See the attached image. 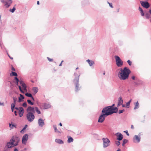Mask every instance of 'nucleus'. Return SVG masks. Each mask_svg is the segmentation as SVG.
I'll return each instance as SVG.
<instances>
[{
    "instance_id": "5",
    "label": "nucleus",
    "mask_w": 151,
    "mask_h": 151,
    "mask_svg": "<svg viewBox=\"0 0 151 151\" xmlns=\"http://www.w3.org/2000/svg\"><path fill=\"white\" fill-rule=\"evenodd\" d=\"M78 77L75 78L73 80V82L75 86V91H78L80 89V87L79 86V76H78Z\"/></svg>"
},
{
    "instance_id": "30",
    "label": "nucleus",
    "mask_w": 151,
    "mask_h": 151,
    "mask_svg": "<svg viewBox=\"0 0 151 151\" xmlns=\"http://www.w3.org/2000/svg\"><path fill=\"white\" fill-rule=\"evenodd\" d=\"M13 100L14 102L13 103H12L11 104H14V105H15L16 102L17 100V98L16 97H13Z\"/></svg>"
},
{
    "instance_id": "44",
    "label": "nucleus",
    "mask_w": 151,
    "mask_h": 151,
    "mask_svg": "<svg viewBox=\"0 0 151 151\" xmlns=\"http://www.w3.org/2000/svg\"><path fill=\"white\" fill-rule=\"evenodd\" d=\"M124 111V109L119 110V111L118 113L119 114H120L121 113H122Z\"/></svg>"
},
{
    "instance_id": "4",
    "label": "nucleus",
    "mask_w": 151,
    "mask_h": 151,
    "mask_svg": "<svg viewBox=\"0 0 151 151\" xmlns=\"http://www.w3.org/2000/svg\"><path fill=\"white\" fill-rule=\"evenodd\" d=\"M114 58L116 65L118 67H121L123 65V62L120 57L118 55H115Z\"/></svg>"
},
{
    "instance_id": "62",
    "label": "nucleus",
    "mask_w": 151,
    "mask_h": 151,
    "mask_svg": "<svg viewBox=\"0 0 151 151\" xmlns=\"http://www.w3.org/2000/svg\"><path fill=\"white\" fill-rule=\"evenodd\" d=\"M18 82H16V83H15L16 84L17 86H18Z\"/></svg>"
},
{
    "instance_id": "55",
    "label": "nucleus",
    "mask_w": 151,
    "mask_h": 151,
    "mask_svg": "<svg viewBox=\"0 0 151 151\" xmlns=\"http://www.w3.org/2000/svg\"><path fill=\"white\" fill-rule=\"evenodd\" d=\"M20 107H19V108L17 107H15V109H16V110H18V111L19 109H20Z\"/></svg>"
},
{
    "instance_id": "51",
    "label": "nucleus",
    "mask_w": 151,
    "mask_h": 151,
    "mask_svg": "<svg viewBox=\"0 0 151 151\" xmlns=\"http://www.w3.org/2000/svg\"><path fill=\"white\" fill-rule=\"evenodd\" d=\"M124 132H125L126 133L127 135V136H129V133H128V131H124Z\"/></svg>"
},
{
    "instance_id": "41",
    "label": "nucleus",
    "mask_w": 151,
    "mask_h": 151,
    "mask_svg": "<svg viewBox=\"0 0 151 151\" xmlns=\"http://www.w3.org/2000/svg\"><path fill=\"white\" fill-rule=\"evenodd\" d=\"M22 106L24 107H27V104L26 102H25L22 105Z\"/></svg>"
},
{
    "instance_id": "45",
    "label": "nucleus",
    "mask_w": 151,
    "mask_h": 151,
    "mask_svg": "<svg viewBox=\"0 0 151 151\" xmlns=\"http://www.w3.org/2000/svg\"><path fill=\"white\" fill-rule=\"evenodd\" d=\"M19 89L20 90V91L22 92V93H24V92L23 91V90H22V88H21V87L19 86Z\"/></svg>"
},
{
    "instance_id": "7",
    "label": "nucleus",
    "mask_w": 151,
    "mask_h": 151,
    "mask_svg": "<svg viewBox=\"0 0 151 151\" xmlns=\"http://www.w3.org/2000/svg\"><path fill=\"white\" fill-rule=\"evenodd\" d=\"M103 141V146L104 148H106L110 145V141L107 138H103L102 139Z\"/></svg>"
},
{
    "instance_id": "15",
    "label": "nucleus",
    "mask_w": 151,
    "mask_h": 151,
    "mask_svg": "<svg viewBox=\"0 0 151 151\" xmlns=\"http://www.w3.org/2000/svg\"><path fill=\"white\" fill-rule=\"evenodd\" d=\"M24 110L22 107H20L19 109L18 110L19 116L20 117H22L24 114Z\"/></svg>"
},
{
    "instance_id": "9",
    "label": "nucleus",
    "mask_w": 151,
    "mask_h": 151,
    "mask_svg": "<svg viewBox=\"0 0 151 151\" xmlns=\"http://www.w3.org/2000/svg\"><path fill=\"white\" fill-rule=\"evenodd\" d=\"M28 135L27 134H25L23 136L22 140V142L23 144L25 145L27 141L28 140Z\"/></svg>"
},
{
    "instance_id": "36",
    "label": "nucleus",
    "mask_w": 151,
    "mask_h": 151,
    "mask_svg": "<svg viewBox=\"0 0 151 151\" xmlns=\"http://www.w3.org/2000/svg\"><path fill=\"white\" fill-rule=\"evenodd\" d=\"M27 102L28 103L31 105H34V103L31 101L30 100H27Z\"/></svg>"
},
{
    "instance_id": "57",
    "label": "nucleus",
    "mask_w": 151,
    "mask_h": 151,
    "mask_svg": "<svg viewBox=\"0 0 151 151\" xmlns=\"http://www.w3.org/2000/svg\"><path fill=\"white\" fill-rule=\"evenodd\" d=\"M135 77L134 76H132V78L133 80H134L135 79Z\"/></svg>"
},
{
    "instance_id": "42",
    "label": "nucleus",
    "mask_w": 151,
    "mask_h": 151,
    "mask_svg": "<svg viewBox=\"0 0 151 151\" xmlns=\"http://www.w3.org/2000/svg\"><path fill=\"white\" fill-rule=\"evenodd\" d=\"M9 127L10 128H12L14 127H16V125H15L14 124H9Z\"/></svg>"
},
{
    "instance_id": "63",
    "label": "nucleus",
    "mask_w": 151,
    "mask_h": 151,
    "mask_svg": "<svg viewBox=\"0 0 151 151\" xmlns=\"http://www.w3.org/2000/svg\"><path fill=\"white\" fill-rule=\"evenodd\" d=\"M122 107H125V105H124V104H122Z\"/></svg>"
},
{
    "instance_id": "43",
    "label": "nucleus",
    "mask_w": 151,
    "mask_h": 151,
    "mask_svg": "<svg viewBox=\"0 0 151 151\" xmlns=\"http://www.w3.org/2000/svg\"><path fill=\"white\" fill-rule=\"evenodd\" d=\"M127 62L129 65L131 66L132 65V62L129 60H128Z\"/></svg>"
},
{
    "instance_id": "47",
    "label": "nucleus",
    "mask_w": 151,
    "mask_h": 151,
    "mask_svg": "<svg viewBox=\"0 0 151 151\" xmlns=\"http://www.w3.org/2000/svg\"><path fill=\"white\" fill-rule=\"evenodd\" d=\"M47 58L48 60L50 62H52L53 61V59H52L48 57H47Z\"/></svg>"
},
{
    "instance_id": "35",
    "label": "nucleus",
    "mask_w": 151,
    "mask_h": 151,
    "mask_svg": "<svg viewBox=\"0 0 151 151\" xmlns=\"http://www.w3.org/2000/svg\"><path fill=\"white\" fill-rule=\"evenodd\" d=\"M127 141L128 140L127 139H123V141L122 143V146H124V145L127 142Z\"/></svg>"
},
{
    "instance_id": "33",
    "label": "nucleus",
    "mask_w": 151,
    "mask_h": 151,
    "mask_svg": "<svg viewBox=\"0 0 151 151\" xmlns=\"http://www.w3.org/2000/svg\"><path fill=\"white\" fill-rule=\"evenodd\" d=\"M132 101V99L130 100L126 104V106L127 108L129 107V106L130 102Z\"/></svg>"
},
{
    "instance_id": "46",
    "label": "nucleus",
    "mask_w": 151,
    "mask_h": 151,
    "mask_svg": "<svg viewBox=\"0 0 151 151\" xmlns=\"http://www.w3.org/2000/svg\"><path fill=\"white\" fill-rule=\"evenodd\" d=\"M108 4H109L111 8H113V6H112V4L111 3H109V2H108Z\"/></svg>"
},
{
    "instance_id": "29",
    "label": "nucleus",
    "mask_w": 151,
    "mask_h": 151,
    "mask_svg": "<svg viewBox=\"0 0 151 151\" xmlns=\"http://www.w3.org/2000/svg\"><path fill=\"white\" fill-rule=\"evenodd\" d=\"M10 76H17V74L16 72L12 71V73L10 74Z\"/></svg>"
},
{
    "instance_id": "54",
    "label": "nucleus",
    "mask_w": 151,
    "mask_h": 151,
    "mask_svg": "<svg viewBox=\"0 0 151 151\" xmlns=\"http://www.w3.org/2000/svg\"><path fill=\"white\" fill-rule=\"evenodd\" d=\"M21 86H22V87L23 88L24 87H25V86H26V85H25V84L24 83V84H22V85H21Z\"/></svg>"
},
{
    "instance_id": "18",
    "label": "nucleus",
    "mask_w": 151,
    "mask_h": 151,
    "mask_svg": "<svg viewBox=\"0 0 151 151\" xmlns=\"http://www.w3.org/2000/svg\"><path fill=\"white\" fill-rule=\"evenodd\" d=\"M39 125L40 127H43L45 124L43 120L41 118H40L38 120Z\"/></svg>"
},
{
    "instance_id": "26",
    "label": "nucleus",
    "mask_w": 151,
    "mask_h": 151,
    "mask_svg": "<svg viewBox=\"0 0 151 151\" xmlns=\"http://www.w3.org/2000/svg\"><path fill=\"white\" fill-rule=\"evenodd\" d=\"M142 83V81L140 80H138L137 82H134V85H139L140 84H141Z\"/></svg>"
},
{
    "instance_id": "61",
    "label": "nucleus",
    "mask_w": 151,
    "mask_h": 151,
    "mask_svg": "<svg viewBox=\"0 0 151 151\" xmlns=\"http://www.w3.org/2000/svg\"><path fill=\"white\" fill-rule=\"evenodd\" d=\"M14 151H19V150L17 148H15L14 150Z\"/></svg>"
},
{
    "instance_id": "60",
    "label": "nucleus",
    "mask_w": 151,
    "mask_h": 151,
    "mask_svg": "<svg viewBox=\"0 0 151 151\" xmlns=\"http://www.w3.org/2000/svg\"><path fill=\"white\" fill-rule=\"evenodd\" d=\"M31 98H32V101H35L34 99V98L32 96V97H31Z\"/></svg>"
},
{
    "instance_id": "38",
    "label": "nucleus",
    "mask_w": 151,
    "mask_h": 151,
    "mask_svg": "<svg viewBox=\"0 0 151 151\" xmlns=\"http://www.w3.org/2000/svg\"><path fill=\"white\" fill-rule=\"evenodd\" d=\"M15 105L14 104H11V109L12 110V111L13 112L14 111V109L15 107Z\"/></svg>"
},
{
    "instance_id": "25",
    "label": "nucleus",
    "mask_w": 151,
    "mask_h": 151,
    "mask_svg": "<svg viewBox=\"0 0 151 151\" xmlns=\"http://www.w3.org/2000/svg\"><path fill=\"white\" fill-rule=\"evenodd\" d=\"M139 10L140 12L141 15L142 16H144L145 15V13L143 12L142 9L140 7L139 8Z\"/></svg>"
},
{
    "instance_id": "24",
    "label": "nucleus",
    "mask_w": 151,
    "mask_h": 151,
    "mask_svg": "<svg viewBox=\"0 0 151 151\" xmlns=\"http://www.w3.org/2000/svg\"><path fill=\"white\" fill-rule=\"evenodd\" d=\"M55 141L58 144H63V142L62 140L59 139H56Z\"/></svg>"
},
{
    "instance_id": "37",
    "label": "nucleus",
    "mask_w": 151,
    "mask_h": 151,
    "mask_svg": "<svg viewBox=\"0 0 151 151\" xmlns=\"http://www.w3.org/2000/svg\"><path fill=\"white\" fill-rule=\"evenodd\" d=\"M27 125H25L24 127L23 128V129L20 132L22 133L23 132H24V130L26 129L27 128Z\"/></svg>"
},
{
    "instance_id": "27",
    "label": "nucleus",
    "mask_w": 151,
    "mask_h": 151,
    "mask_svg": "<svg viewBox=\"0 0 151 151\" xmlns=\"http://www.w3.org/2000/svg\"><path fill=\"white\" fill-rule=\"evenodd\" d=\"M53 128L54 129V130H55V132H58V133H60L61 132H60L58 131L57 129V127H56V125H53Z\"/></svg>"
},
{
    "instance_id": "48",
    "label": "nucleus",
    "mask_w": 151,
    "mask_h": 151,
    "mask_svg": "<svg viewBox=\"0 0 151 151\" xmlns=\"http://www.w3.org/2000/svg\"><path fill=\"white\" fill-rule=\"evenodd\" d=\"M14 80H16V82H19V80L17 77H15L14 78Z\"/></svg>"
},
{
    "instance_id": "23",
    "label": "nucleus",
    "mask_w": 151,
    "mask_h": 151,
    "mask_svg": "<svg viewBox=\"0 0 151 151\" xmlns=\"http://www.w3.org/2000/svg\"><path fill=\"white\" fill-rule=\"evenodd\" d=\"M44 107L45 109H47L50 107V105L48 104L44 103Z\"/></svg>"
},
{
    "instance_id": "32",
    "label": "nucleus",
    "mask_w": 151,
    "mask_h": 151,
    "mask_svg": "<svg viewBox=\"0 0 151 151\" xmlns=\"http://www.w3.org/2000/svg\"><path fill=\"white\" fill-rule=\"evenodd\" d=\"M73 138L71 137H70L68 139V143H70V142H72L73 141Z\"/></svg>"
},
{
    "instance_id": "22",
    "label": "nucleus",
    "mask_w": 151,
    "mask_h": 151,
    "mask_svg": "<svg viewBox=\"0 0 151 151\" xmlns=\"http://www.w3.org/2000/svg\"><path fill=\"white\" fill-rule=\"evenodd\" d=\"M86 61L88 62L90 66H92L94 64V61L88 59Z\"/></svg>"
},
{
    "instance_id": "53",
    "label": "nucleus",
    "mask_w": 151,
    "mask_h": 151,
    "mask_svg": "<svg viewBox=\"0 0 151 151\" xmlns=\"http://www.w3.org/2000/svg\"><path fill=\"white\" fill-rule=\"evenodd\" d=\"M12 70L13 71H15V69L14 68L13 66H12Z\"/></svg>"
},
{
    "instance_id": "59",
    "label": "nucleus",
    "mask_w": 151,
    "mask_h": 151,
    "mask_svg": "<svg viewBox=\"0 0 151 151\" xmlns=\"http://www.w3.org/2000/svg\"><path fill=\"white\" fill-rule=\"evenodd\" d=\"M17 111H14V113L15 114V115H16V116H17Z\"/></svg>"
},
{
    "instance_id": "6",
    "label": "nucleus",
    "mask_w": 151,
    "mask_h": 151,
    "mask_svg": "<svg viewBox=\"0 0 151 151\" xmlns=\"http://www.w3.org/2000/svg\"><path fill=\"white\" fill-rule=\"evenodd\" d=\"M109 109L108 106L104 108L102 111V114H104V116H106L110 115L111 113L109 112Z\"/></svg>"
},
{
    "instance_id": "39",
    "label": "nucleus",
    "mask_w": 151,
    "mask_h": 151,
    "mask_svg": "<svg viewBox=\"0 0 151 151\" xmlns=\"http://www.w3.org/2000/svg\"><path fill=\"white\" fill-rule=\"evenodd\" d=\"M115 144L117 146H119L120 144V142L119 141H115Z\"/></svg>"
},
{
    "instance_id": "10",
    "label": "nucleus",
    "mask_w": 151,
    "mask_h": 151,
    "mask_svg": "<svg viewBox=\"0 0 151 151\" xmlns=\"http://www.w3.org/2000/svg\"><path fill=\"white\" fill-rule=\"evenodd\" d=\"M106 116L104 115V114H101L99 117L98 122L100 123L103 122L105 120V118Z\"/></svg>"
},
{
    "instance_id": "1",
    "label": "nucleus",
    "mask_w": 151,
    "mask_h": 151,
    "mask_svg": "<svg viewBox=\"0 0 151 151\" xmlns=\"http://www.w3.org/2000/svg\"><path fill=\"white\" fill-rule=\"evenodd\" d=\"M130 72L131 71L127 67H125L123 69L121 68L118 74V76L121 80H126L128 78Z\"/></svg>"
},
{
    "instance_id": "8",
    "label": "nucleus",
    "mask_w": 151,
    "mask_h": 151,
    "mask_svg": "<svg viewBox=\"0 0 151 151\" xmlns=\"http://www.w3.org/2000/svg\"><path fill=\"white\" fill-rule=\"evenodd\" d=\"M1 2L5 4V5L7 7H9L12 3V0H2Z\"/></svg>"
},
{
    "instance_id": "19",
    "label": "nucleus",
    "mask_w": 151,
    "mask_h": 151,
    "mask_svg": "<svg viewBox=\"0 0 151 151\" xmlns=\"http://www.w3.org/2000/svg\"><path fill=\"white\" fill-rule=\"evenodd\" d=\"M123 103V99L121 97H120L118 98V101L117 106H119L122 105Z\"/></svg>"
},
{
    "instance_id": "3",
    "label": "nucleus",
    "mask_w": 151,
    "mask_h": 151,
    "mask_svg": "<svg viewBox=\"0 0 151 151\" xmlns=\"http://www.w3.org/2000/svg\"><path fill=\"white\" fill-rule=\"evenodd\" d=\"M20 140V139L19 137L17 136H14L12 137L10 141L13 144L14 146H16L18 145Z\"/></svg>"
},
{
    "instance_id": "52",
    "label": "nucleus",
    "mask_w": 151,
    "mask_h": 151,
    "mask_svg": "<svg viewBox=\"0 0 151 151\" xmlns=\"http://www.w3.org/2000/svg\"><path fill=\"white\" fill-rule=\"evenodd\" d=\"M20 84H21V85H22V84L24 83V82L22 81H19Z\"/></svg>"
},
{
    "instance_id": "12",
    "label": "nucleus",
    "mask_w": 151,
    "mask_h": 151,
    "mask_svg": "<svg viewBox=\"0 0 151 151\" xmlns=\"http://www.w3.org/2000/svg\"><path fill=\"white\" fill-rule=\"evenodd\" d=\"M115 135L117 137L116 139L119 141L121 140L123 138V135L120 132H117L115 134Z\"/></svg>"
},
{
    "instance_id": "49",
    "label": "nucleus",
    "mask_w": 151,
    "mask_h": 151,
    "mask_svg": "<svg viewBox=\"0 0 151 151\" xmlns=\"http://www.w3.org/2000/svg\"><path fill=\"white\" fill-rule=\"evenodd\" d=\"M114 104H113L111 106H108V107L110 109H111V108H114L113 107V106H114Z\"/></svg>"
},
{
    "instance_id": "56",
    "label": "nucleus",
    "mask_w": 151,
    "mask_h": 151,
    "mask_svg": "<svg viewBox=\"0 0 151 151\" xmlns=\"http://www.w3.org/2000/svg\"><path fill=\"white\" fill-rule=\"evenodd\" d=\"M26 86L25 87H24L23 88V89L24 90H25V91H27V88H26Z\"/></svg>"
},
{
    "instance_id": "20",
    "label": "nucleus",
    "mask_w": 151,
    "mask_h": 151,
    "mask_svg": "<svg viewBox=\"0 0 151 151\" xmlns=\"http://www.w3.org/2000/svg\"><path fill=\"white\" fill-rule=\"evenodd\" d=\"M6 146L8 148H12V147H15L11 141L7 142L6 143Z\"/></svg>"
},
{
    "instance_id": "50",
    "label": "nucleus",
    "mask_w": 151,
    "mask_h": 151,
    "mask_svg": "<svg viewBox=\"0 0 151 151\" xmlns=\"http://www.w3.org/2000/svg\"><path fill=\"white\" fill-rule=\"evenodd\" d=\"M74 76H76V77L75 78H77L78 77V76H79V75H78L76 73H75L74 74Z\"/></svg>"
},
{
    "instance_id": "17",
    "label": "nucleus",
    "mask_w": 151,
    "mask_h": 151,
    "mask_svg": "<svg viewBox=\"0 0 151 151\" xmlns=\"http://www.w3.org/2000/svg\"><path fill=\"white\" fill-rule=\"evenodd\" d=\"M31 107L33 109V111H33V113H35V111H36L37 113L39 114H41V112L39 109H38V108L37 107Z\"/></svg>"
},
{
    "instance_id": "58",
    "label": "nucleus",
    "mask_w": 151,
    "mask_h": 151,
    "mask_svg": "<svg viewBox=\"0 0 151 151\" xmlns=\"http://www.w3.org/2000/svg\"><path fill=\"white\" fill-rule=\"evenodd\" d=\"M131 128L132 129H134V127L133 126V125H131Z\"/></svg>"
},
{
    "instance_id": "13",
    "label": "nucleus",
    "mask_w": 151,
    "mask_h": 151,
    "mask_svg": "<svg viewBox=\"0 0 151 151\" xmlns=\"http://www.w3.org/2000/svg\"><path fill=\"white\" fill-rule=\"evenodd\" d=\"M109 112L111 113L110 115L113 114L114 113H116L117 112L118 110V108L117 107H114L113 108H111V109H110L109 108Z\"/></svg>"
},
{
    "instance_id": "31",
    "label": "nucleus",
    "mask_w": 151,
    "mask_h": 151,
    "mask_svg": "<svg viewBox=\"0 0 151 151\" xmlns=\"http://www.w3.org/2000/svg\"><path fill=\"white\" fill-rule=\"evenodd\" d=\"M139 107V104L138 102V101H137L134 107V109H138Z\"/></svg>"
},
{
    "instance_id": "2",
    "label": "nucleus",
    "mask_w": 151,
    "mask_h": 151,
    "mask_svg": "<svg viewBox=\"0 0 151 151\" xmlns=\"http://www.w3.org/2000/svg\"><path fill=\"white\" fill-rule=\"evenodd\" d=\"M26 111L27 113L26 115V116L27 120L30 122H33L35 118L34 113L33 112V111H34L33 109H32L31 106H29L27 108Z\"/></svg>"
},
{
    "instance_id": "64",
    "label": "nucleus",
    "mask_w": 151,
    "mask_h": 151,
    "mask_svg": "<svg viewBox=\"0 0 151 151\" xmlns=\"http://www.w3.org/2000/svg\"><path fill=\"white\" fill-rule=\"evenodd\" d=\"M59 125L60 126H62V124L61 123H60Z\"/></svg>"
},
{
    "instance_id": "28",
    "label": "nucleus",
    "mask_w": 151,
    "mask_h": 151,
    "mask_svg": "<svg viewBox=\"0 0 151 151\" xmlns=\"http://www.w3.org/2000/svg\"><path fill=\"white\" fill-rule=\"evenodd\" d=\"M33 90L35 94H36L38 91V88L37 87H34L33 88Z\"/></svg>"
},
{
    "instance_id": "16",
    "label": "nucleus",
    "mask_w": 151,
    "mask_h": 151,
    "mask_svg": "<svg viewBox=\"0 0 151 151\" xmlns=\"http://www.w3.org/2000/svg\"><path fill=\"white\" fill-rule=\"evenodd\" d=\"M149 12L150 14H149L148 12H145V15L146 18L147 19H149L151 18V9L149 10Z\"/></svg>"
},
{
    "instance_id": "40",
    "label": "nucleus",
    "mask_w": 151,
    "mask_h": 151,
    "mask_svg": "<svg viewBox=\"0 0 151 151\" xmlns=\"http://www.w3.org/2000/svg\"><path fill=\"white\" fill-rule=\"evenodd\" d=\"M16 9L14 7L12 9H10V11L12 13H13L15 11V10Z\"/></svg>"
},
{
    "instance_id": "14",
    "label": "nucleus",
    "mask_w": 151,
    "mask_h": 151,
    "mask_svg": "<svg viewBox=\"0 0 151 151\" xmlns=\"http://www.w3.org/2000/svg\"><path fill=\"white\" fill-rule=\"evenodd\" d=\"M140 140V137L137 135H135L134 136L133 140L134 142H139Z\"/></svg>"
},
{
    "instance_id": "21",
    "label": "nucleus",
    "mask_w": 151,
    "mask_h": 151,
    "mask_svg": "<svg viewBox=\"0 0 151 151\" xmlns=\"http://www.w3.org/2000/svg\"><path fill=\"white\" fill-rule=\"evenodd\" d=\"M20 97L19 98V100L18 101V102L19 103H20L22 101H23V99H24V97L23 95L21 94H20Z\"/></svg>"
},
{
    "instance_id": "34",
    "label": "nucleus",
    "mask_w": 151,
    "mask_h": 151,
    "mask_svg": "<svg viewBox=\"0 0 151 151\" xmlns=\"http://www.w3.org/2000/svg\"><path fill=\"white\" fill-rule=\"evenodd\" d=\"M25 95L28 97H32V95L31 93H26L25 94Z\"/></svg>"
},
{
    "instance_id": "11",
    "label": "nucleus",
    "mask_w": 151,
    "mask_h": 151,
    "mask_svg": "<svg viewBox=\"0 0 151 151\" xmlns=\"http://www.w3.org/2000/svg\"><path fill=\"white\" fill-rule=\"evenodd\" d=\"M141 5L144 7L146 8H148L150 6L148 2L147 1H142L140 2Z\"/></svg>"
}]
</instances>
